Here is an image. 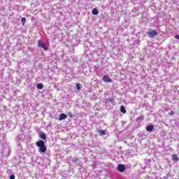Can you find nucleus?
Listing matches in <instances>:
<instances>
[{"label": "nucleus", "instance_id": "obj_1", "mask_svg": "<svg viewBox=\"0 0 179 179\" xmlns=\"http://www.w3.org/2000/svg\"><path fill=\"white\" fill-rule=\"evenodd\" d=\"M36 145L39 148L40 152L42 153H45L47 152V147L44 144V141L42 140H39L36 143Z\"/></svg>", "mask_w": 179, "mask_h": 179}, {"label": "nucleus", "instance_id": "obj_2", "mask_svg": "<svg viewBox=\"0 0 179 179\" xmlns=\"http://www.w3.org/2000/svg\"><path fill=\"white\" fill-rule=\"evenodd\" d=\"M147 34L148 37H150V38H155V37L157 36V31L156 30H152V31H148Z\"/></svg>", "mask_w": 179, "mask_h": 179}, {"label": "nucleus", "instance_id": "obj_3", "mask_svg": "<svg viewBox=\"0 0 179 179\" xmlns=\"http://www.w3.org/2000/svg\"><path fill=\"white\" fill-rule=\"evenodd\" d=\"M38 45L41 48H43V50H48V46L47 45H45V43H44V42H43V41H38Z\"/></svg>", "mask_w": 179, "mask_h": 179}, {"label": "nucleus", "instance_id": "obj_4", "mask_svg": "<svg viewBox=\"0 0 179 179\" xmlns=\"http://www.w3.org/2000/svg\"><path fill=\"white\" fill-rule=\"evenodd\" d=\"M103 82H106V83H111V82H113V80L110 78V76H108V75L103 76Z\"/></svg>", "mask_w": 179, "mask_h": 179}, {"label": "nucleus", "instance_id": "obj_5", "mask_svg": "<svg viewBox=\"0 0 179 179\" xmlns=\"http://www.w3.org/2000/svg\"><path fill=\"white\" fill-rule=\"evenodd\" d=\"M117 171H120V173H124L125 171V166L123 164H119L117 167Z\"/></svg>", "mask_w": 179, "mask_h": 179}, {"label": "nucleus", "instance_id": "obj_6", "mask_svg": "<svg viewBox=\"0 0 179 179\" xmlns=\"http://www.w3.org/2000/svg\"><path fill=\"white\" fill-rule=\"evenodd\" d=\"M66 118H68L66 114L62 113L59 115V121H62V120H66Z\"/></svg>", "mask_w": 179, "mask_h": 179}, {"label": "nucleus", "instance_id": "obj_7", "mask_svg": "<svg viewBox=\"0 0 179 179\" xmlns=\"http://www.w3.org/2000/svg\"><path fill=\"white\" fill-rule=\"evenodd\" d=\"M120 111L121 113H122L123 114H126L127 113V110L125 109V106H124L123 105H122L120 106Z\"/></svg>", "mask_w": 179, "mask_h": 179}, {"label": "nucleus", "instance_id": "obj_8", "mask_svg": "<svg viewBox=\"0 0 179 179\" xmlns=\"http://www.w3.org/2000/svg\"><path fill=\"white\" fill-rule=\"evenodd\" d=\"M146 131H148V132H151V131H153V125H149L146 127Z\"/></svg>", "mask_w": 179, "mask_h": 179}, {"label": "nucleus", "instance_id": "obj_9", "mask_svg": "<svg viewBox=\"0 0 179 179\" xmlns=\"http://www.w3.org/2000/svg\"><path fill=\"white\" fill-rule=\"evenodd\" d=\"M173 160L178 162V156L176 154L172 155Z\"/></svg>", "mask_w": 179, "mask_h": 179}, {"label": "nucleus", "instance_id": "obj_10", "mask_svg": "<svg viewBox=\"0 0 179 179\" xmlns=\"http://www.w3.org/2000/svg\"><path fill=\"white\" fill-rule=\"evenodd\" d=\"M40 138H41V139H47V136H45V133H42L40 135Z\"/></svg>", "mask_w": 179, "mask_h": 179}, {"label": "nucleus", "instance_id": "obj_11", "mask_svg": "<svg viewBox=\"0 0 179 179\" xmlns=\"http://www.w3.org/2000/svg\"><path fill=\"white\" fill-rule=\"evenodd\" d=\"M99 134L103 136V135H106V130H99Z\"/></svg>", "mask_w": 179, "mask_h": 179}, {"label": "nucleus", "instance_id": "obj_12", "mask_svg": "<svg viewBox=\"0 0 179 179\" xmlns=\"http://www.w3.org/2000/svg\"><path fill=\"white\" fill-rule=\"evenodd\" d=\"M92 13H93L94 15H99V10H98L97 9H96V8H94V9L92 10Z\"/></svg>", "mask_w": 179, "mask_h": 179}, {"label": "nucleus", "instance_id": "obj_13", "mask_svg": "<svg viewBox=\"0 0 179 179\" xmlns=\"http://www.w3.org/2000/svg\"><path fill=\"white\" fill-rule=\"evenodd\" d=\"M37 89H39L40 90H41V89H43V84L42 83H38L36 85Z\"/></svg>", "mask_w": 179, "mask_h": 179}, {"label": "nucleus", "instance_id": "obj_14", "mask_svg": "<svg viewBox=\"0 0 179 179\" xmlns=\"http://www.w3.org/2000/svg\"><path fill=\"white\" fill-rule=\"evenodd\" d=\"M21 22L22 23V26H24V23H26V17H22L21 19Z\"/></svg>", "mask_w": 179, "mask_h": 179}, {"label": "nucleus", "instance_id": "obj_15", "mask_svg": "<svg viewBox=\"0 0 179 179\" xmlns=\"http://www.w3.org/2000/svg\"><path fill=\"white\" fill-rule=\"evenodd\" d=\"M76 89L80 90V84H76Z\"/></svg>", "mask_w": 179, "mask_h": 179}, {"label": "nucleus", "instance_id": "obj_16", "mask_svg": "<svg viewBox=\"0 0 179 179\" xmlns=\"http://www.w3.org/2000/svg\"><path fill=\"white\" fill-rule=\"evenodd\" d=\"M169 115H174V112H173V110H171V111H170Z\"/></svg>", "mask_w": 179, "mask_h": 179}, {"label": "nucleus", "instance_id": "obj_17", "mask_svg": "<svg viewBox=\"0 0 179 179\" xmlns=\"http://www.w3.org/2000/svg\"><path fill=\"white\" fill-rule=\"evenodd\" d=\"M10 179H15V175H10Z\"/></svg>", "mask_w": 179, "mask_h": 179}, {"label": "nucleus", "instance_id": "obj_18", "mask_svg": "<svg viewBox=\"0 0 179 179\" xmlns=\"http://www.w3.org/2000/svg\"><path fill=\"white\" fill-rule=\"evenodd\" d=\"M175 38H176L177 40H179V35H176Z\"/></svg>", "mask_w": 179, "mask_h": 179}, {"label": "nucleus", "instance_id": "obj_19", "mask_svg": "<svg viewBox=\"0 0 179 179\" xmlns=\"http://www.w3.org/2000/svg\"><path fill=\"white\" fill-rule=\"evenodd\" d=\"M69 117H72V114H69Z\"/></svg>", "mask_w": 179, "mask_h": 179}, {"label": "nucleus", "instance_id": "obj_20", "mask_svg": "<svg viewBox=\"0 0 179 179\" xmlns=\"http://www.w3.org/2000/svg\"><path fill=\"white\" fill-rule=\"evenodd\" d=\"M109 101H110V102L113 101V99H110Z\"/></svg>", "mask_w": 179, "mask_h": 179}]
</instances>
